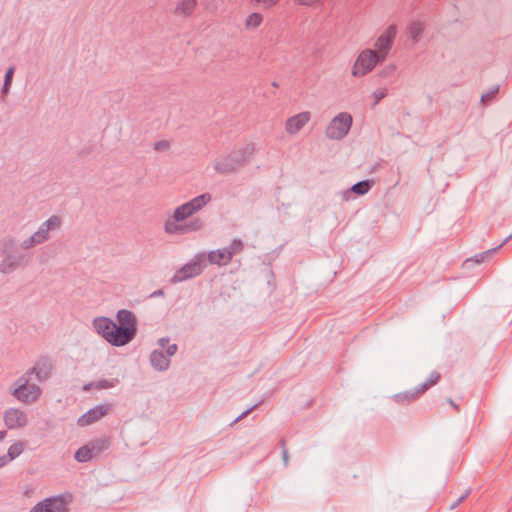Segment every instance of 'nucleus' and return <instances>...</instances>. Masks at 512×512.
I'll use <instances>...</instances> for the list:
<instances>
[{
    "label": "nucleus",
    "mask_w": 512,
    "mask_h": 512,
    "mask_svg": "<svg viewBox=\"0 0 512 512\" xmlns=\"http://www.w3.org/2000/svg\"><path fill=\"white\" fill-rule=\"evenodd\" d=\"M0 251L3 256L0 261V273L4 275L24 269L32 259L30 253L21 251L17 240L12 236H5L1 239Z\"/></svg>",
    "instance_id": "obj_1"
},
{
    "label": "nucleus",
    "mask_w": 512,
    "mask_h": 512,
    "mask_svg": "<svg viewBox=\"0 0 512 512\" xmlns=\"http://www.w3.org/2000/svg\"><path fill=\"white\" fill-rule=\"evenodd\" d=\"M253 143L246 144L242 148L232 151L230 154L218 158L215 161L214 168L220 174H229L236 172L239 168L248 163L249 157L254 153Z\"/></svg>",
    "instance_id": "obj_2"
},
{
    "label": "nucleus",
    "mask_w": 512,
    "mask_h": 512,
    "mask_svg": "<svg viewBox=\"0 0 512 512\" xmlns=\"http://www.w3.org/2000/svg\"><path fill=\"white\" fill-rule=\"evenodd\" d=\"M31 380L32 378L28 375L20 376L13 384L11 395L23 403L36 402L41 396L42 390L37 384L31 383Z\"/></svg>",
    "instance_id": "obj_3"
},
{
    "label": "nucleus",
    "mask_w": 512,
    "mask_h": 512,
    "mask_svg": "<svg viewBox=\"0 0 512 512\" xmlns=\"http://www.w3.org/2000/svg\"><path fill=\"white\" fill-rule=\"evenodd\" d=\"M118 325V336L120 345L125 346L130 343L137 334V318L135 314L126 309H121L116 314Z\"/></svg>",
    "instance_id": "obj_4"
},
{
    "label": "nucleus",
    "mask_w": 512,
    "mask_h": 512,
    "mask_svg": "<svg viewBox=\"0 0 512 512\" xmlns=\"http://www.w3.org/2000/svg\"><path fill=\"white\" fill-rule=\"evenodd\" d=\"M205 267V255L198 254L191 261L178 269L171 278L170 282L172 284H177L192 279L196 276H199Z\"/></svg>",
    "instance_id": "obj_5"
},
{
    "label": "nucleus",
    "mask_w": 512,
    "mask_h": 512,
    "mask_svg": "<svg viewBox=\"0 0 512 512\" xmlns=\"http://www.w3.org/2000/svg\"><path fill=\"white\" fill-rule=\"evenodd\" d=\"M95 331L101 335L110 345L121 347L118 336V325L108 317H96L93 320Z\"/></svg>",
    "instance_id": "obj_6"
},
{
    "label": "nucleus",
    "mask_w": 512,
    "mask_h": 512,
    "mask_svg": "<svg viewBox=\"0 0 512 512\" xmlns=\"http://www.w3.org/2000/svg\"><path fill=\"white\" fill-rule=\"evenodd\" d=\"M352 116L347 112H342L335 116L326 128V136L329 139L341 140L349 132L352 126Z\"/></svg>",
    "instance_id": "obj_7"
},
{
    "label": "nucleus",
    "mask_w": 512,
    "mask_h": 512,
    "mask_svg": "<svg viewBox=\"0 0 512 512\" xmlns=\"http://www.w3.org/2000/svg\"><path fill=\"white\" fill-rule=\"evenodd\" d=\"M381 62H383V60H380L375 50L365 49L357 57L352 68V75L355 77L364 76Z\"/></svg>",
    "instance_id": "obj_8"
},
{
    "label": "nucleus",
    "mask_w": 512,
    "mask_h": 512,
    "mask_svg": "<svg viewBox=\"0 0 512 512\" xmlns=\"http://www.w3.org/2000/svg\"><path fill=\"white\" fill-rule=\"evenodd\" d=\"M67 504L63 495L52 496L38 502L29 512H68Z\"/></svg>",
    "instance_id": "obj_9"
},
{
    "label": "nucleus",
    "mask_w": 512,
    "mask_h": 512,
    "mask_svg": "<svg viewBox=\"0 0 512 512\" xmlns=\"http://www.w3.org/2000/svg\"><path fill=\"white\" fill-rule=\"evenodd\" d=\"M53 368L54 365L50 357L42 356L35 362L33 367L28 369L24 374L29 377L34 375L37 382L43 383L50 378Z\"/></svg>",
    "instance_id": "obj_10"
},
{
    "label": "nucleus",
    "mask_w": 512,
    "mask_h": 512,
    "mask_svg": "<svg viewBox=\"0 0 512 512\" xmlns=\"http://www.w3.org/2000/svg\"><path fill=\"white\" fill-rule=\"evenodd\" d=\"M397 28L395 25H390L384 33H382L377 41L375 42L376 54L379 56L380 60H385L388 52L390 51L394 39L396 37Z\"/></svg>",
    "instance_id": "obj_11"
},
{
    "label": "nucleus",
    "mask_w": 512,
    "mask_h": 512,
    "mask_svg": "<svg viewBox=\"0 0 512 512\" xmlns=\"http://www.w3.org/2000/svg\"><path fill=\"white\" fill-rule=\"evenodd\" d=\"M111 409L112 404L110 403L96 405L95 407L84 413L82 416H80L77 420V424L80 427L91 425L100 420L105 415H107L111 411Z\"/></svg>",
    "instance_id": "obj_12"
},
{
    "label": "nucleus",
    "mask_w": 512,
    "mask_h": 512,
    "mask_svg": "<svg viewBox=\"0 0 512 512\" xmlns=\"http://www.w3.org/2000/svg\"><path fill=\"white\" fill-rule=\"evenodd\" d=\"M62 225V219L60 216L52 215L46 221H44L33 233L38 243L41 245L50 239V232L59 230Z\"/></svg>",
    "instance_id": "obj_13"
},
{
    "label": "nucleus",
    "mask_w": 512,
    "mask_h": 512,
    "mask_svg": "<svg viewBox=\"0 0 512 512\" xmlns=\"http://www.w3.org/2000/svg\"><path fill=\"white\" fill-rule=\"evenodd\" d=\"M4 422L8 429L24 427L28 423L27 415L17 408H10L4 413Z\"/></svg>",
    "instance_id": "obj_14"
},
{
    "label": "nucleus",
    "mask_w": 512,
    "mask_h": 512,
    "mask_svg": "<svg viewBox=\"0 0 512 512\" xmlns=\"http://www.w3.org/2000/svg\"><path fill=\"white\" fill-rule=\"evenodd\" d=\"M310 120L309 112H301L297 115H294L287 119L286 121V131L289 134H296L299 132L306 123Z\"/></svg>",
    "instance_id": "obj_15"
},
{
    "label": "nucleus",
    "mask_w": 512,
    "mask_h": 512,
    "mask_svg": "<svg viewBox=\"0 0 512 512\" xmlns=\"http://www.w3.org/2000/svg\"><path fill=\"white\" fill-rule=\"evenodd\" d=\"M150 364L156 371H166L170 366V359L162 350H153L149 357Z\"/></svg>",
    "instance_id": "obj_16"
},
{
    "label": "nucleus",
    "mask_w": 512,
    "mask_h": 512,
    "mask_svg": "<svg viewBox=\"0 0 512 512\" xmlns=\"http://www.w3.org/2000/svg\"><path fill=\"white\" fill-rule=\"evenodd\" d=\"M374 185L373 180H362L352 185L348 190L343 192V199L348 201L352 193L362 196L369 192Z\"/></svg>",
    "instance_id": "obj_17"
},
{
    "label": "nucleus",
    "mask_w": 512,
    "mask_h": 512,
    "mask_svg": "<svg viewBox=\"0 0 512 512\" xmlns=\"http://www.w3.org/2000/svg\"><path fill=\"white\" fill-rule=\"evenodd\" d=\"M207 259L211 264L227 265L231 261V254L224 247L222 249L210 251L207 255Z\"/></svg>",
    "instance_id": "obj_18"
},
{
    "label": "nucleus",
    "mask_w": 512,
    "mask_h": 512,
    "mask_svg": "<svg viewBox=\"0 0 512 512\" xmlns=\"http://www.w3.org/2000/svg\"><path fill=\"white\" fill-rule=\"evenodd\" d=\"M424 392L420 391V386L411 391H404L393 396L396 403L406 405L417 400Z\"/></svg>",
    "instance_id": "obj_19"
},
{
    "label": "nucleus",
    "mask_w": 512,
    "mask_h": 512,
    "mask_svg": "<svg viewBox=\"0 0 512 512\" xmlns=\"http://www.w3.org/2000/svg\"><path fill=\"white\" fill-rule=\"evenodd\" d=\"M197 7V0H182L177 4L174 10L176 16L189 17Z\"/></svg>",
    "instance_id": "obj_20"
},
{
    "label": "nucleus",
    "mask_w": 512,
    "mask_h": 512,
    "mask_svg": "<svg viewBox=\"0 0 512 512\" xmlns=\"http://www.w3.org/2000/svg\"><path fill=\"white\" fill-rule=\"evenodd\" d=\"M87 446L94 458L109 448L110 441L108 438H98V439L89 441L87 443Z\"/></svg>",
    "instance_id": "obj_21"
},
{
    "label": "nucleus",
    "mask_w": 512,
    "mask_h": 512,
    "mask_svg": "<svg viewBox=\"0 0 512 512\" xmlns=\"http://www.w3.org/2000/svg\"><path fill=\"white\" fill-rule=\"evenodd\" d=\"M512 238V234L506 237L498 246L488 249L482 253H479L474 256V258H470L466 260V263L474 261L475 263H483L487 261L499 248H501L504 244H506Z\"/></svg>",
    "instance_id": "obj_22"
},
{
    "label": "nucleus",
    "mask_w": 512,
    "mask_h": 512,
    "mask_svg": "<svg viewBox=\"0 0 512 512\" xmlns=\"http://www.w3.org/2000/svg\"><path fill=\"white\" fill-rule=\"evenodd\" d=\"M211 199L212 196L210 193H203L199 196L194 197L187 203L190 206L191 210H194L196 213L199 210H201L207 203H209Z\"/></svg>",
    "instance_id": "obj_23"
},
{
    "label": "nucleus",
    "mask_w": 512,
    "mask_h": 512,
    "mask_svg": "<svg viewBox=\"0 0 512 512\" xmlns=\"http://www.w3.org/2000/svg\"><path fill=\"white\" fill-rule=\"evenodd\" d=\"M204 226V221L200 217H192L186 222H182L183 234L200 231Z\"/></svg>",
    "instance_id": "obj_24"
},
{
    "label": "nucleus",
    "mask_w": 512,
    "mask_h": 512,
    "mask_svg": "<svg viewBox=\"0 0 512 512\" xmlns=\"http://www.w3.org/2000/svg\"><path fill=\"white\" fill-rule=\"evenodd\" d=\"M193 214H195V211L191 210L190 206L186 202V203L178 206L174 210L173 219H175V221H182L183 222L186 219H188L189 217H191Z\"/></svg>",
    "instance_id": "obj_25"
},
{
    "label": "nucleus",
    "mask_w": 512,
    "mask_h": 512,
    "mask_svg": "<svg viewBox=\"0 0 512 512\" xmlns=\"http://www.w3.org/2000/svg\"><path fill=\"white\" fill-rule=\"evenodd\" d=\"M164 231L170 235L183 234L182 221L168 219L164 224Z\"/></svg>",
    "instance_id": "obj_26"
},
{
    "label": "nucleus",
    "mask_w": 512,
    "mask_h": 512,
    "mask_svg": "<svg viewBox=\"0 0 512 512\" xmlns=\"http://www.w3.org/2000/svg\"><path fill=\"white\" fill-rule=\"evenodd\" d=\"M14 72H15V67L14 66H11V67H9L7 69V71L5 73V76H4V83H3V86H2V89H1V95L2 96H5V95H7L9 93L11 85H12V80H13Z\"/></svg>",
    "instance_id": "obj_27"
},
{
    "label": "nucleus",
    "mask_w": 512,
    "mask_h": 512,
    "mask_svg": "<svg viewBox=\"0 0 512 512\" xmlns=\"http://www.w3.org/2000/svg\"><path fill=\"white\" fill-rule=\"evenodd\" d=\"M74 458L76 459V461H78L80 463H86V462L90 461L93 458V456H92L87 444H85L75 452Z\"/></svg>",
    "instance_id": "obj_28"
},
{
    "label": "nucleus",
    "mask_w": 512,
    "mask_h": 512,
    "mask_svg": "<svg viewBox=\"0 0 512 512\" xmlns=\"http://www.w3.org/2000/svg\"><path fill=\"white\" fill-rule=\"evenodd\" d=\"M23 452V443L18 441L14 444H12L7 451V454L5 455L8 462L14 460L17 458L21 453Z\"/></svg>",
    "instance_id": "obj_29"
},
{
    "label": "nucleus",
    "mask_w": 512,
    "mask_h": 512,
    "mask_svg": "<svg viewBox=\"0 0 512 512\" xmlns=\"http://www.w3.org/2000/svg\"><path fill=\"white\" fill-rule=\"evenodd\" d=\"M423 30H424V26L419 21L412 22L408 28L410 37L413 39L414 42L419 41V38H420Z\"/></svg>",
    "instance_id": "obj_30"
},
{
    "label": "nucleus",
    "mask_w": 512,
    "mask_h": 512,
    "mask_svg": "<svg viewBox=\"0 0 512 512\" xmlns=\"http://www.w3.org/2000/svg\"><path fill=\"white\" fill-rule=\"evenodd\" d=\"M119 383L118 378H112V379H102L98 381H94V388L98 390L102 389H110L117 386Z\"/></svg>",
    "instance_id": "obj_31"
},
{
    "label": "nucleus",
    "mask_w": 512,
    "mask_h": 512,
    "mask_svg": "<svg viewBox=\"0 0 512 512\" xmlns=\"http://www.w3.org/2000/svg\"><path fill=\"white\" fill-rule=\"evenodd\" d=\"M440 379H441V374L437 371H433L430 374V377L428 378V380L426 382L422 383L421 385H419L420 391H423L425 393V391H427L430 387L437 384Z\"/></svg>",
    "instance_id": "obj_32"
},
{
    "label": "nucleus",
    "mask_w": 512,
    "mask_h": 512,
    "mask_svg": "<svg viewBox=\"0 0 512 512\" xmlns=\"http://www.w3.org/2000/svg\"><path fill=\"white\" fill-rule=\"evenodd\" d=\"M263 17L260 13L254 12L246 19L247 28H257L262 23Z\"/></svg>",
    "instance_id": "obj_33"
},
{
    "label": "nucleus",
    "mask_w": 512,
    "mask_h": 512,
    "mask_svg": "<svg viewBox=\"0 0 512 512\" xmlns=\"http://www.w3.org/2000/svg\"><path fill=\"white\" fill-rule=\"evenodd\" d=\"M225 249H227L228 252L231 254V259H232L234 255L243 251L244 244H243L242 240L234 239L228 247H225Z\"/></svg>",
    "instance_id": "obj_34"
},
{
    "label": "nucleus",
    "mask_w": 512,
    "mask_h": 512,
    "mask_svg": "<svg viewBox=\"0 0 512 512\" xmlns=\"http://www.w3.org/2000/svg\"><path fill=\"white\" fill-rule=\"evenodd\" d=\"M38 245H40V244L38 243L34 234H32L30 237L26 238L19 244V248L21 249V251L25 252V250H30Z\"/></svg>",
    "instance_id": "obj_35"
},
{
    "label": "nucleus",
    "mask_w": 512,
    "mask_h": 512,
    "mask_svg": "<svg viewBox=\"0 0 512 512\" xmlns=\"http://www.w3.org/2000/svg\"><path fill=\"white\" fill-rule=\"evenodd\" d=\"M498 91H499V86L498 85L494 86L490 91L482 94L481 102L485 105L488 104L491 101V99L498 93Z\"/></svg>",
    "instance_id": "obj_36"
},
{
    "label": "nucleus",
    "mask_w": 512,
    "mask_h": 512,
    "mask_svg": "<svg viewBox=\"0 0 512 512\" xmlns=\"http://www.w3.org/2000/svg\"><path fill=\"white\" fill-rule=\"evenodd\" d=\"M395 70L396 66L394 64H389L379 71V76L381 78H388L394 74Z\"/></svg>",
    "instance_id": "obj_37"
},
{
    "label": "nucleus",
    "mask_w": 512,
    "mask_h": 512,
    "mask_svg": "<svg viewBox=\"0 0 512 512\" xmlns=\"http://www.w3.org/2000/svg\"><path fill=\"white\" fill-rule=\"evenodd\" d=\"M387 95V89L382 88L378 89L373 93V97L375 98L373 106L377 105L383 98Z\"/></svg>",
    "instance_id": "obj_38"
},
{
    "label": "nucleus",
    "mask_w": 512,
    "mask_h": 512,
    "mask_svg": "<svg viewBox=\"0 0 512 512\" xmlns=\"http://www.w3.org/2000/svg\"><path fill=\"white\" fill-rule=\"evenodd\" d=\"M170 147V143L167 140H161L154 143L153 148L156 151H166Z\"/></svg>",
    "instance_id": "obj_39"
},
{
    "label": "nucleus",
    "mask_w": 512,
    "mask_h": 512,
    "mask_svg": "<svg viewBox=\"0 0 512 512\" xmlns=\"http://www.w3.org/2000/svg\"><path fill=\"white\" fill-rule=\"evenodd\" d=\"M257 406H258V404H254L253 406H251L248 409H246L245 411H243L236 419H234V421L230 425L232 426L235 423H237L240 420H242L245 417H247Z\"/></svg>",
    "instance_id": "obj_40"
},
{
    "label": "nucleus",
    "mask_w": 512,
    "mask_h": 512,
    "mask_svg": "<svg viewBox=\"0 0 512 512\" xmlns=\"http://www.w3.org/2000/svg\"><path fill=\"white\" fill-rule=\"evenodd\" d=\"M257 4H261L264 8L268 9L277 4V0H251Z\"/></svg>",
    "instance_id": "obj_41"
},
{
    "label": "nucleus",
    "mask_w": 512,
    "mask_h": 512,
    "mask_svg": "<svg viewBox=\"0 0 512 512\" xmlns=\"http://www.w3.org/2000/svg\"><path fill=\"white\" fill-rule=\"evenodd\" d=\"M177 350H178L177 344H175V343L174 344H169L166 347L165 355L169 358V357L175 355Z\"/></svg>",
    "instance_id": "obj_42"
},
{
    "label": "nucleus",
    "mask_w": 512,
    "mask_h": 512,
    "mask_svg": "<svg viewBox=\"0 0 512 512\" xmlns=\"http://www.w3.org/2000/svg\"><path fill=\"white\" fill-rule=\"evenodd\" d=\"M469 493H470V491H469V490H467V491H466V493H465L464 495H462L461 497H459V498H458V499H457V500H456V501H455V502L450 506V508H451V509L456 508V507H457L461 502H463V501L467 498V496L469 495Z\"/></svg>",
    "instance_id": "obj_43"
},
{
    "label": "nucleus",
    "mask_w": 512,
    "mask_h": 512,
    "mask_svg": "<svg viewBox=\"0 0 512 512\" xmlns=\"http://www.w3.org/2000/svg\"><path fill=\"white\" fill-rule=\"evenodd\" d=\"M295 2H297L298 4L303 5V6H312V5L320 2V0H295Z\"/></svg>",
    "instance_id": "obj_44"
},
{
    "label": "nucleus",
    "mask_w": 512,
    "mask_h": 512,
    "mask_svg": "<svg viewBox=\"0 0 512 512\" xmlns=\"http://www.w3.org/2000/svg\"><path fill=\"white\" fill-rule=\"evenodd\" d=\"M282 460L284 466L287 467L289 465V453L287 449H284V451H282Z\"/></svg>",
    "instance_id": "obj_45"
},
{
    "label": "nucleus",
    "mask_w": 512,
    "mask_h": 512,
    "mask_svg": "<svg viewBox=\"0 0 512 512\" xmlns=\"http://www.w3.org/2000/svg\"><path fill=\"white\" fill-rule=\"evenodd\" d=\"M158 345L161 347V348H165L169 345V338L168 337H163V338H160L158 340Z\"/></svg>",
    "instance_id": "obj_46"
},
{
    "label": "nucleus",
    "mask_w": 512,
    "mask_h": 512,
    "mask_svg": "<svg viewBox=\"0 0 512 512\" xmlns=\"http://www.w3.org/2000/svg\"><path fill=\"white\" fill-rule=\"evenodd\" d=\"M160 296H164V291L162 289H158V290L154 291L153 293H151L149 298H156V297H160Z\"/></svg>",
    "instance_id": "obj_47"
},
{
    "label": "nucleus",
    "mask_w": 512,
    "mask_h": 512,
    "mask_svg": "<svg viewBox=\"0 0 512 512\" xmlns=\"http://www.w3.org/2000/svg\"><path fill=\"white\" fill-rule=\"evenodd\" d=\"M447 402L450 404L451 407H453L456 411H459V406L451 399L448 398Z\"/></svg>",
    "instance_id": "obj_48"
},
{
    "label": "nucleus",
    "mask_w": 512,
    "mask_h": 512,
    "mask_svg": "<svg viewBox=\"0 0 512 512\" xmlns=\"http://www.w3.org/2000/svg\"><path fill=\"white\" fill-rule=\"evenodd\" d=\"M278 444H279V446L281 447L282 451H284V449H287V447H286V440H285V438H281V439L279 440V443H278Z\"/></svg>",
    "instance_id": "obj_49"
},
{
    "label": "nucleus",
    "mask_w": 512,
    "mask_h": 512,
    "mask_svg": "<svg viewBox=\"0 0 512 512\" xmlns=\"http://www.w3.org/2000/svg\"><path fill=\"white\" fill-rule=\"evenodd\" d=\"M92 388H94V381H93V382H90V383H88V384H85V385L83 386V390H84V391H89V390H90V389H92Z\"/></svg>",
    "instance_id": "obj_50"
},
{
    "label": "nucleus",
    "mask_w": 512,
    "mask_h": 512,
    "mask_svg": "<svg viewBox=\"0 0 512 512\" xmlns=\"http://www.w3.org/2000/svg\"><path fill=\"white\" fill-rule=\"evenodd\" d=\"M8 463L5 455L0 456V468L4 467Z\"/></svg>",
    "instance_id": "obj_51"
},
{
    "label": "nucleus",
    "mask_w": 512,
    "mask_h": 512,
    "mask_svg": "<svg viewBox=\"0 0 512 512\" xmlns=\"http://www.w3.org/2000/svg\"><path fill=\"white\" fill-rule=\"evenodd\" d=\"M6 435H7V431H5V430L0 431V442H1L2 440H4V438L6 437Z\"/></svg>",
    "instance_id": "obj_52"
},
{
    "label": "nucleus",
    "mask_w": 512,
    "mask_h": 512,
    "mask_svg": "<svg viewBox=\"0 0 512 512\" xmlns=\"http://www.w3.org/2000/svg\"><path fill=\"white\" fill-rule=\"evenodd\" d=\"M272 85H273L274 87H278L277 82H273V83H272Z\"/></svg>",
    "instance_id": "obj_53"
}]
</instances>
